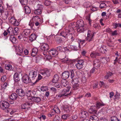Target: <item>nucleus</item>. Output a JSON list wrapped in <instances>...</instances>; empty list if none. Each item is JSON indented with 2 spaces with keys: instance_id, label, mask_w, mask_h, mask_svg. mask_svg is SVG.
<instances>
[{
  "instance_id": "obj_1",
  "label": "nucleus",
  "mask_w": 121,
  "mask_h": 121,
  "mask_svg": "<svg viewBox=\"0 0 121 121\" xmlns=\"http://www.w3.org/2000/svg\"><path fill=\"white\" fill-rule=\"evenodd\" d=\"M74 76V70H70L69 71H67L63 72L62 74V78L65 79H67L69 77L73 78Z\"/></svg>"
},
{
  "instance_id": "obj_2",
  "label": "nucleus",
  "mask_w": 121,
  "mask_h": 121,
  "mask_svg": "<svg viewBox=\"0 0 121 121\" xmlns=\"http://www.w3.org/2000/svg\"><path fill=\"white\" fill-rule=\"evenodd\" d=\"M40 74L38 75V79L36 80L35 82H38L39 80L41 79L42 78H45L46 77H48L50 75V73L49 70L47 69L44 70H42L40 71Z\"/></svg>"
},
{
  "instance_id": "obj_3",
  "label": "nucleus",
  "mask_w": 121,
  "mask_h": 121,
  "mask_svg": "<svg viewBox=\"0 0 121 121\" xmlns=\"http://www.w3.org/2000/svg\"><path fill=\"white\" fill-rule=\"evenodd\" d=\"M73 30V28L71 26H69L68 28H66V29L65 31H64L60 33V35L65 38H67L69 34L71 33L70 32L72 31Z\"/></svg>"
},
{
  "instance_id": "obj_4",
  "label": "nucleus",
  "mask_w": 121,
  "mask_h": 121,
  "mask_svg": "<svg viewBox=\"0 0 121 121\" xmlns=\"http://www.w3.org/2000/svg\"><path fill=\"white\" fill-rule=\"evenodd\" d=\"M49 48L48 46L47 43H43L41 45L40 48L41 50L43 51V53L44 55H47L48 53L47 50Z\"/></svg>"
},
{
  "instance_id": "obj_5",
  "label": "nucleus",
  "mask_w": 121,
  "mask_h": 121,
  "mask_svg": "<svg viewBox=\"0 0 121 121\" xmlns=\"http://www.w3.org/2000/svg\"><path fill=\"white\" fill-rule=\"evenodd\" d=\"M94 34L92 33L90 30H88L87 32V36L86 38L87 41L89 42L93 40V36Z\"/></svg>"
},
{
  "instance_id": "obj_6",
  "label": "nucleus",
  "mask_w": 121,
  "mask_h": 121,
  "mask_svg": "<svg viewBox=\"0 0 121 121\" xmlns=\"http://www.w3.org/2000/svg\"><path fill=\"white\" fill-rule=\"evenodd\" d=\"M22 77V74L21 73L19 72L16 73L14 75V80L15 82H17L20 80Z\"/></svg>"
},
{
  "instance_id": "obj_7",
  "label": "nucleus",
  "mask_w": 121,
  "mask_h": 121,
  "mask_svg": "<svg viewBox=\"0 0 121 121\" xmlns=\"http://www.w3.org/2000/svg\"><path fill=\"white\" fill-rule=\"evenodd\" d=\"M37 74V71H30L29 74V76L31 78L32 81L35 79Z\"/></svg>"
},
{
  "instance_id": "obj_8",
  "label": "nucleus",
  "mask_w": 121,
  "mask_h": 121,
  "mask_svg": "<svg viewBox=\"0 0 121 121\" xmlns=\"http://www.w3.org/2000/svg\"><path fill=\"white\" fill-rule=\"evenodd\" d=\"M30 77L27 74H25L23 77H22V78L24 82L26 84H28L31 82V79H29Z\"/></svg>"
},
{
  "instance_id": "obj_9",
  "label": "nucleus",
  "mask_w": 121,
  "mask_h": 121,
  "mask_svg": "<svg viewBox=\"0 0 121 121\" xmlns=\"http://www.w3.org/2000/svg\"><path fill=\"white\" fill-rule=\"evenodd\" d=\"M9 104L8 103L5 101H2L1 102V108L3 110L9 108Z\"/></svg>"
},
{
  "instance_id": "obj_10",
  "label": "nucleus",
  "mask_w": 121,
  "mask_h": 121,
  "mask_svg": "<svg viewBox=\"0 0 121 121\" xmlns=\"http://www.w3.org/2000/svg\"><path fill=\"white\" fill-rule=\"evenodd\" d=\"M84 63V62L83 60H80L78 61L77 63L75 65L77 68L79 69L83 67Z\"/></svg>"
},
{
  "instance_id": "obj_11",
  "label": "nucleus",
  "mask_w": 121,
  "mask_h": 121,
  "mask_svg": "<svg viewBox=\"0 0 121 121\" xmlns=\"http://www.w3.org/2000/svg\"><path fill=\"white\" fill-rule=\"evenodd\" d=\"M48 53L50 55H52L53 57L56 56L58 54V52L55 49H52L51 50L48 52Z\"/></svg>"
},
{
  "instance_id": "obj_12",
  "label": "nucleus",
  "mask_w": 121,
  "mask_h": 121,
  "mask_svg": "<svg viewBox=\"0 0 121 121\" xmlns=\"http://www.w3.org/2000/svg\"><path fill=\"white\" fill-rule=\"evenodd\" d=\"M32 105V103L30 102H26V103L22 104L21 105L22 108L26 109L30 108V107Z\"/></svg>"
},
{
  "instance_id": "obj_13",
  "label": "nucleus",
  "mask_w": 121,
  "mask_h": 121,
  "mask_svg": "<svg viewBox=\"0 0 121 121\" xmlns=\"http://www.w3.org/2000/svg\"><path fill=\"white\" fill-rule=\"evenodd\" d=\"M52 111V112L51 114V116L54 115L56 113H60V112L59 109L57 106H55L54 108Z\"/></svg>"
},
{
  "instance_id": "obj_14",
  "label": "nucleus",
  "mask_w": 121,
  "mask_h": 121,
  "mask_svg": "<svg viewBox=\"0 0 121 121\" xmlns=\"http://www.w3.org/2000/svg\"><path fill=\"white\" fill-rule=\"evenodd\" d=\"M30 30L25 29L22 33V35L25 38H26L29 37L30 34Z\"/></svg>"
},
{
  "instance_id": "obj_15",
  "label": "nucleus",
  "mask_w": 121,
  "mask_h": 121,
  "mask_svg": "<svg viewBox=\"0 0 121 121\" xmlns=\"http://www.w3.org/2000/svg\"><path fill=\"white\" fill-rule=\"evenodd\" d=\"M35 94V91L28 90L26 91V94L28 97H32Z\"/></svg>"
},
{
  "instance_id": "obj_16",
  "label": "nucleus",
  "mask_w": 121,
  "mask_h": 121,
  "mask_svg": "<svg viewBox=\"0 0 121 121\" xmlns=\"http://www.w3.org/2000/svg\"><path fill=\"white\" fill-rule=\"evenodd\" d=\"M16 92L18 95L20 96H24L25 95L24 90L22 89H17Z\"/></svg>"
},
{
  "instance_id": "obj_17",
  "label": "nucleus",
  "mask_w": 121,
  "mask_h": 121,
  "mask_svg": "<svg viewBox=\"0 0 121 121\" xmlns=\"http://www.w3.org/2000/svg\"><path fill=\"white\" fill-rule=\"evenodd\" d=\"M37 7H39V8H40L38 9L35 10L34 12V13L36 14H41L42 13L41 10L40 9L43 7V6L41 5L38 4L37 5Z\"/></svg>"
},
{
  "instance_id": "obj_18",
  "label": "nucleus",
  "mask_w": 121,
  "mask_h": 121,
  "mask_svg": "<svg viewBox=\"0 0 121 121\" xmlns=\"http://www.w3.org/2000/svg\"><path fill=\"white\" fill-rule=\"evenodd\" d=\"M69 89H63L61 91V93L63 94L64 96H68L70 95V94L72 93L70 91L69 92Z\"/></svg>"
},
{
  "instance_id": "obj_19",
  "label": "nucleus",
  "mask_w": 121,
  "mask_h": 121,
  "mask_svg": "<svg viewBox=\"0 0 121 121\" xmlns=\"http://www.w3.org/2000/svg\"><path fill=\"white\" fill-rule=\"evenodd\" d=\"M97 109L96 107H92L90 108L89 111L91 113L96 114Z\"/></svg>"
},
{
  "instance_id": "obj_20",
  "label": "nucleus",
  "mask_w": 121,
  "mask_h": 121,
  "mask_svg": "<svg viewBox=\"0 0 121 121\" xmlns=\"http://www.w3.org/2000/svg\"><path fill=\"white\" fill-rule=\"evenodd\" d=\"M88 113L86 111H83L81 112L79 114L80 118H86L88 116Z\"/></svg>"
},
{
  "instance_id": "obj_21",
  "label": "nucleus",
  "mask_w": 121,
  "mask_h": 121,
  "mask_svg": "<svg viewBox=\"0 0 121 121\" xmlns=\"http://www.w3.org/2000/svg\"><path fill=\"white\" fill-rule=\"evenodd\" d=\"M24 11L25 13L27 14H29L31 12L30 8L27 6H26L24 8Z\"/></svg>"
},
{
  "instance_id": "obj_22",
  "label": "nucleus",
  "mask_w": 121,
  "mask_h": 121,
  "mask_svg": "<svg viewBox=\"0 0 121 121\" xmlns=\"http://www.w3.org/2000/svg\"><path fill=\"white\" fill-rule=\"evenodd\" d=\"M99 118L97 116L95 115H92L90 116V121H98Z\"/></svg>"
},
{
  "instance_id": "obj_23",
  "label": "nucleus",
  "mask_w": 121,
  "mask_h": 121,
  "mask_svg": "<svg viewBox=\"0 0 121 121\" xmlns=\"http://www.w3.org/2000/svg\"><path fill=\"white\" fill-rule=\"evenodd\" d=\"M36 37V35L34 33H32L29 37V40L30 41L32 42L35 40Z\"/></svg>"
},
{
  "instance_id": "obj_24",
  "label": "nucleus",
  "mask_w": 121,
  "mask_h": 121,
  "mask_svg": "<svg viewBox=\"0 0 121 121\" xmlns=\"http://www.w3.org/2000/svg\"><path fill=\"white\" fill-rule=\"evenodd\" d=\"M101 60L103 63H106L110 61V59L109 57L107 56L105 58L102 57L101 59Z\"/></svg>"
},
{
  "instance_id": "obj_25",
  "label": "nucleus",
  "mask_w": 121,
  "mask_h": 121,
  "mask_svg": "<svg viewBox=\"0 0 121 121\" xmlns=\"http://www.w3.org/2000/svg\"><path fill=\"white\" fill-rule=\"evenodd\" d=\"M99 51L103 54H105L106 52V46H102L99 50Z\"/></svg>"
},
{
  "instance_id": "obj_26",
  "label": "nucleus",
  "mask_w": 121,
  "mask_h": 121,
  "mask_svg": "<svg viewBox=\"0 0 121 121\" xmlns=\"http://www.w3.org/2000/svg\"><path fill=\"white\" fill-rule=\"evenodd\" d=\"M17 97V95L16 94L14 93H13L9 97L10 99L13 100H16Z\"/></svg>"
},
{
  "instance_id": "obj_27",
  "label": "nucleus",
  "mask_w": 121,
  "mask_h": 121,
  "mask_svg": "<svg viewBox=\"0 0 121 121\" xmlns=\"http://www.w3.org/2000/svg\"><path fill=\"white\" fill-rule=\"evenodd\" d=\"M100 55V53L95 52H93L90 54L92 58H95L96 57V56H99Z\"/></svg>"
},
{
  "instance_id": "obj_28",
  "label": "nucleus",
  "mask_w": 121,
  "mask_h": 121,
  "mask_svg": "<svg viewBox=\"0 0 121 121\" xmlns=\"http://www.w3.org/2000/svg\"><path fill=\"white\" fill-rule=\"evenodd\" d=\"M59 77L57 75H55L53 77V78L52 79V82L54 83H56L59 80Z\"/></svg>"
},
{
  "instance_id": "obj_29",
  "label": "nucleus",
  "mask_w": 121,
  "mask_h": 121,
  "mask_svg": "<svg viewBox=\"0 0 121 121\" xmlns=\"http://www.w3.org/2000/svg\"><path fill=\"white\" fill-rule=\"evenodd\" d=\"M38 52V49L36 48H33L32 50L31 55L33 56H34L36 55Z\"/></svg>"
},
{
  "instance_id": "obj_30",
  "label": "nucleus",
  "mask_w": 121,
  "mask_h": 121,
  "mask_svg": "<svg viewBox=\"0 0 121 121\" xmlns=\"http://www.w3.org/2000/svg\"><path fill=\"white\" fill-rule=\"evenodd\" d=\"M19 32V30L18 28L15 27L13 28V34L15 35H17Z\"/></svg>"
},
{
  "instance_id": "obj_31",
  "label": "nucleus",
  "mask_w": 121,
  "mask_h": 121,
  "mask_svg": "<svg viewBox=\"0 0 121 121\" xmlns=\"http://www.w3.org/2000/svg\"><path fill=\"white\" fill-rule=\"evenodd\" d=\"M32 98L34 101L37 103L40 102L41 100V98L39 97H33Z\"/></svg>"
},
{
  "instance_id": "obj_32",
  "label": "nucleus",
  "mask_w": 121,
  "mask_h": 121,
  "mask_svg": "<svg viewBox=\"0 0 121 121\" xmlns=\"http://www.w3.org/2000/svg\"><path fill=\"white\" fill-rule=\"evenodd\" d=\"M63 108L64 111L66 112H69V107L68 105L63 106Z\"/></svg>"
},
{
  "instance_id": "obj_33",
  "label": "nucleus",
  "mask_w": 121,
  "mask_h": 121,
  "mask_svg": "<svg viewBox=\"0 0 121 121\" xmlns=\"http://www.w3.org/2000/svg\"><path fill=\"white\" fill-rule=\"evenodd\" d=\"M71 81L72 83L73 84H78V83L79 82V80L78 78H76L74 79H72Z\"/></svg>"
},
{
  "instance_id": "obj_34",
  "label": "nucleus",
  "mask_w": 121,
  "mask_h": 121,
  "mask_svg": "<svg viewBox=\"0 0 121 121\" xmlns=\"http://www.w3.org/2000/svg\"><path fill=\"white\" fill-rule=\"evenodd\" d=\"M9 40L12 43H15L16 39L14 36L13 35H11L10 37Z\"/></svg>"
},
{
  "instance_id": "obj_35",
  "label": "nucleus",
  "mask_w": 121,
  "mask_h": 121,
  "mask_svg": "<svg viewBox=\"0 0 121 121\" xmlns=\"http://www.w3.org/2000/svg\"><path fill=\"white\" fill-rule=\"evenodd\" d=\"M79 84H73V90H76L80 88Z\"/></svg>"
},
{
  "instance_id": "obj_36",
  "label": "nucleus",
  "mask_w": 121,
  "mask_h": 121,
  "mask_svg": "<svg viewBox=\"0 0 121 121\" xmlns=\"http://www.w3.org/2000/svg\"><path fill=\"white\" fill-rule=\"evenodd\" d=\"M13 28L11 27H9L7 30L8 33L9 35H10L13 34Z\"/></svg>"
},
{
  "instance_id": "obj_37",
  "label": "nucleus",
  "mask_w": 121,
  "mask_h": 121,
  "mask_svg": "<svg viewBox=\"0 0 121 121\" xmlns=\"http://www.w3.org/2000/svg\"><path fill=\"white\" fill-rule=\"evenodd\" d=\"M66 79L63 78L61 81V84L64 86H65L67 85V82Z\"/></svg>"
},
{
  "instance_id": "obj_38",
  "label": "nucleus",
  "mask_w": 121,
  "mask_h": 121,
  "mask_svg": "<svg viewBox=\"0 0 121 121\" xmlns=\"http://www.w3.org/2000/svg\"><path fill=\"white\" fill-rule=\"evenodd\" d=\"M8 11H6L3 14L2 17L5 20L7 19L8 16Z\"/></svg>"
},
{
  "instance_id": "obj_39",
  "label": "nucleus",
  "mask_w": 121,
  "mask_h": 121,
  "mask_svg": "<svg viewBox=\"0 0 121 121\" xmlns=\"http://www.w3.org/2000/svg\"><path fill=\"white\" fill-rule=\"evenodd\" d=\"M19 0L21 4L22 5H26L27 3V0Z\"/></svg>"
},
{
  "instance_id": "obj_40",
  "label": "nucleus",
  "mask_w": 121,
  "mask_h": 121,
  "mask_svg": "<svg viewBox=\"0 0 121 121\" xmlns=\"http://www.w3.org/2000/svg\"><path fill=\"white\" fill-rule=\"evenodd\" d=\"M18 53H22L23 52V47L22 45H19L18 49Z\"/></svg>"
},
{
  "instance_id": "obj_41",
  "label": "nucleus",
  "mask_w": 121,
  "mask_h": 121,
  "mask_svg": "<svg viewBox=\"0 0 121 121\" xmlns=\"http://www.w3.org/2000/svg\"><path fill=\"white\" fill-rule=\"evenodd\" d=\"M56 42L58 43H60L62 41V39L60 37H56L55 39Z\"/></svg>"
},
{
  "instance_id": "obj_42",
  "label": "nucleus",
  "mask_w": 121,
  "mask_h": 121,
  "mask_svg": "<svg viewBox=\"0 0 121 121\" xmlns=\"http://www.w3.org/2000/svg\"><path fill=\"white\" fill-rule=\"evenodd\" d=\"M79 27L78 28L77 30L78 32H83L84 31V26Z\"/></svg>"
},
{
  "instance_id": "obj_43",
  "label": "nucleus",
  "mask_w": 121,
  "mask_h": 121,
  "mask_svg": "<svg viewBox=\"0 0 121 121\" xmlns=\"http://www.w3.org/2000/svg\"><path fill=\"white\" fill-rule=\"evenodd\" d=\"M78 25L79 27L84 26V24L82 20H80L78 22Z\"/></svg>"
},
{
  "instance_id": "obj_44",
  "label": "nucleus",
  "mask_w": 121,
  "mask_h": 121,
  "mask_svg": "<svg viewBox=\"0 0 121 121\" xmlns=\"http://www.w3.org/2000/svg\"><path fill=\"white\" fill-rule=\"evenodd\" d=\"M111 121H120L116 116H113L111 118Z\"/></svg>"
},
{
  "instance_id": "obj_45",
  "label": "nucleus",
  "mask_w": 121,
  "mask_h": 121,
  "mask_svg": "<svg viewBox=\"0 0 121 121\" xmlns=\"http://www.w3.org/2000/svg\"><path fill=\"white\" fill-rule=\"evenodd\" d=\"M41 90L42 91H46L48 89V87L47 86H43L41 88Z\"/></svg>"
},
{
  "instance_id": "obj_46",
  "label": "nucleus",
  "mask_w": 121,
  "mask_h": 121,
  "mask_svg": "<svg viewBox=\"0 0 121 121\" xmlns=\"http://www.w3.org/2000/svg\"><path fill=\"white\" fill-rule=\"evenodd\" d=\"M5 68L6 69L8 70H11L12 68V66L9 64L5 65Z\"/></svg>"
},
{
  "instance_id": "obj_47",
  "label": "nucleus",
  "mask_w": 121,
  "mask_h": 121,
  "mask_svg": "<svg viewBox=\"0 0 121 121\" xmlns=\"http://www.w3.org/2000/svg\"><path fill=\"white\" fill-rule=\"evenodd\" d=\"M96 108L97 109H98L99 108L100 106H102L104 105V104H102L100 102H97L96 104Z\"/></svg>"
},
{
  "instance_id": "obj_48",
  "label": "nucleus",
  "mask_w": 121,
  "mask_h": 121,
  "mask_svg": "<svg viewBox=\"0 0 121 121\" xmlns=\"http://www.w3.org/2000/svg\"><path fill=\"white\" fill-rule=\"evenodd\" d=\"M9 22H10L12 24L14 22H15V20H16L15 18L13 16L10 19H9Z\"/></svg>"
},
{
  "instance_id": "obj_49",
  "label": "nucleus",
  "mask_w": 121,
  "mask_h": 121,
  "mask_svg": "<svg viewBox=\"0 0 121 121\" xmlns=\"http://www.w3.org/2000/svg\"><path fill=\"white\" fill-rule=\"evenodd\" d=\"M69 116V115L67 114H64L62 116V117L63 119L65 120Z\"/></svg>"
},
{
  "instance_id": "obj_50",
  "label": "nucleus",
  "mask_w": 121,
  "mask_h": 121,
  "mask_svg": "<svg viewBox=\"0 0 121 121\" xmlns=\"http://www.w3.org/2000/svg\"><path fill=\"white\" fill-rule=\"evenodd\" d=\"M97 69L96 68H93L90 71V73H96V70Z\"/></svg>"
},
{
  "instance_id": "obj_51",
  "label": "nucleus",
  "mask_w": 121,
  "mask_h": 121,
  "mask_svg": "<svg viewBox=\"0 0 121 121\" xmlns=\"http://www.w3.org/2000/svg\"><path fill=\"white\" fill-rule=\"evenodd\" d=\"M93 27L96 29H99L100 28V25L97 24L95 23L93 25Z\"/></svg>"
},
{
  "instance_id": "obj_52",
  "label": "nucleus",
  "mask_w": 121,
  "mask_h": 121,
  "mask_svg": "<svg viewBox=\"0 0 121 121\" xmlns=\"http://www.w3.org/2000/svg\"><path fill=\"white\" fill-rule=\"evenodd\" d=\"M112 74L110 72L107 73V75L105 76V78L106 79H107L109 77L112 76Z\"/></svg>"
},
{
  "instance_id": "obj_53",
  "label": "nucleus",
  "mask_w": 121,
  "mask_h": 121,
  "mask_svg": "<svg viewBox=\"0 0 121 121\" xmlns=\"http://www.w3.org/2000/svg\"><path fill=\"white\" fill-rule=\"evenodd\" d=\"M19 22L17 21L16 19L15 20V22H14L12 24L14 26H18L19 25Z\"/></svg>"
},
{
  "instance_id": "obj_54",
  "label": "nucleus",
  "mask_w": 121,
  "mask_h": 121,
  "mask_svg": "<svg viewBox=\"0 0 121 121\" xmlns=\"http://www.w3.org/2000/svg\"><path fill=\"white\" fill-rule=\"evenodd\" d=\"M106 6V4L104 3H102L100 5V8L101 9H103Z\"/></svg>"
},
{
  "instance_id": "obj_55",
  "label": "nucleus",
  "mask_w": 121,
  "mask_h": 121,
  "mask_svg": "<svg viewBox=\"0 0 121 121\" xmlns=\"http://www.w3.org/2000/svg\"><path fill=\"white\" fill-rule=\"evenodd\" d=\"M55 83H56L54 84V86L56 88H58L60 87L61 86L59 83L57 82Z\"/></svg>"
},
{
  "instance_id": "obj_56",
  "label": "nucleus",
  "mask_w": 121,
  "mask_h": 121,
  "mask_svg": "<svg viewBox=\"0 0 121 121\" xmlns=\"http://www.w3.org/2000/svg\"><path fill=\"white\" fill-rule=\"evenodd\" d=\"M33 20H37V21L40 20V19L39 18V17L37 16L34 17L33 18Z\"/></svg>"
},
{
  "instance_id": "obj_57",
  "label": "nucleus",
  "mask_w": 121,
  "mask_h": 121,
  "mask_svg": "<svg viewBox=\"0 0 121 121\" xmlns=\"http://www.w3.org/2000/svg\"><path fill=\"white\" fill-rule=\"evenodd\" d=\"M60 118L58 116H56L54 118L53 121H59Z\"/></svg>"
},
{
  "instance_id": "obj_58",
  "label": "nucleus",
  "mask_w": 121,
  "mask_h": 121,
  "mask_svg": "<svg viewBox=\"0 0 121 121\" xmlns=\"http://www.w3.org/2000/svg\"><path fill=\"white\" fill-rule=\"evenodd\" d=\"M48 53L47 55H45L46 56V58L47 60H49L51 59L52 57L51 56V55L49 54V55H48Z\"/></svg>"
},
{
  "instance_id": "obj_59",
  "label": "nucleus",
  "mask_w": 121,
  "mask_h": 121,
  "mask_svg": "<svg viewBox=\"0 0 121 121\" xmlns=\"http://www.w3.org/2000/svg\"><path fill=\"white\" fill-rule=\"evenodd\" d=\"M2 5H0V12L2 14L4 12V8Z\"/></svg>"
},
{
  "instance_id": "obj_60",
  "label": "nucleus",
  "mask_w": 121,
  "mask_h": 121,
  "mask_svg": "<svg viewBox=\"0 0 121 121\" xmlns=\"http://www.w3.org/2000/svg\"><path fill=\"white\" fill-rule=\"evenodd\" d=\"M43 3L45 5L47 6L49 5L50 4V2L47 0L44 1Z\"/></svg>"
},
{
  "instance_id": "obj_61",
  "label": "nucleus",
  "mask_w": 121,
  "mask_h": 121,
  "mask_svg": "<svg viewBox=\"0 0 121 121\" xmlns=\"http://www.w3.org/2000/svg\"><path fill=\"white\" fill-rule=\"evenodd\" d=\"M6 77L5 75H4L1 78V79L3 82H4L6 80Z\"/></svg>"
},
{
  "instance_id": "obj_62",
  "label": "nucleus",
  "mask_w": 121,
  "mask_h": 121,
  "mask_svg": "<svg viewBox=\"0 0 121 121\" xmlns=\"http://www.w3.org/2000/svg\"><path fill=\"white\" fill-rule=\"evenodd\" d=\"M46 118V116L45 115H41V116L39 118H40V120L43 119V120H44Z\"/></svg>"
},
{
  "instance_id": "obj_63",
  "label": "nucleus",
  "mask_w": 121,
  "mask_h": 121,
  "mask_svg": "<svg viewBox=\"0 0 121 121\" xmlns=\"http://www.w3.org/2000/svg\"><path fill=\"white\" fill-rule=\"evenodd\" d=\"M93 65L94 67H95V68L96 69L97 68H98V67L100 66V64L99 63L95 64H93Z\"/></svg>"
},
{
  "instance_id": "obj_64",
  "label": "nucleus",
  "mask_w": 121,
  "mask_h": 121,
  "mask_svg": "<svg viewBox=\"0 0 121 121\" xmlns=\"http://www.w3.org/2000/svg\"><path fill=\"white\" fill-rule=\"evenodd\" d=\"M119 24H117L116 23H113V25L114 26L115 28H117L118 27H119Z\"/></svg>"
}]
</instances>
